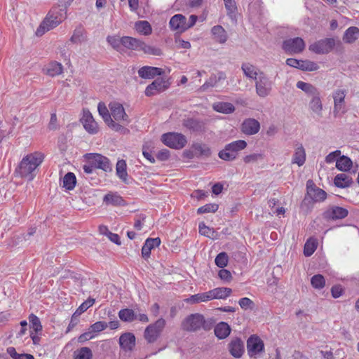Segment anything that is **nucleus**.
Returning a JSON list of instances; mask_svg holds the SVG:
<instances>
[{
	"mask_svg": "<svg viewBox=\"0 0 359 359\" xmlns=\"http://www.w3.org/2000/svg\"><path fill=\"white\" fill-rule=\"evenodd\" d=\"M297 87L313 96L318 93L316 88L309 83L299 81L297 83Z\"/></svg>",
	"mask_w": 359,
	"mask_h": 359,
	"instance_id": "nucleus-42",
	"label": "nucleus"
},
{
	"mask_svg": "<svg viewBox=\"0 0 359 359\" xmlns=\"http://www.w3.org/2000/svg\"><path fill=\"white\" fill-rule=\"evenodd\" d=\"M359 37V28L357 27H351L346 29L344 33L343 40L348 43L355 42Z\"/></svg>",
	"mask_w": 359,
	"mask_h": 359,
	"instance_id": "nucleus-30",
	"label": "nucleus"
},
{
	"mask_svg": "<svg viewBox=\"0 0 359 359\" xmlns=\"http://www.w3.org/2000/svg\"><path fill=\"white\" fill-rule=\"evenodd\" d=\"M334 44L333 39H325L311 44L309 50L317 54H326L333 49Z\"/></svg>",
	"mask_w": 359,
	"mask_h": 359,
	"instance_id": "nucleus-7",
	"label": "nucleus"
},
{
	"mask_svg": "<svg viewBox=\"0 0 359 359\" xmlns=\"http://www.w3.org/2000/svg\"><path fill=\"white\" fill-rule=\"evenodd\" d=\"M135 30L142 35L148 36L152 32L150 23L146 20L137 21L135 24Z\"/></svg>",
	"mask_w": 359,
	"mask_h": 359,
	"instance_id": "nucleus-31",
	"label": "nucleus"
},
{
	"mask_svg": "<svg viewBox=\"0 0 359 359\" xmlns=\"http://www.w3.org/2000/svg\"><path fill=\"white\" fill-rule=\"evenodd\" d=\"M140 50H142L146 54L152 55L159 56L162 55V51L159 48L147 45L144 41L142 42Z\"/></svg>",
	"mask_w": 359,
	"mask_h": 359,
	"instance_id": "nucleus-48",
	"label": "nucleus"
},
{
	"mask_svg": "<svg viewBox=\"0 0 359 359\" xmlns=\"http://www.w3.org/2000/svg\"><path fill=\"white\" fill-rule=\"evenodd\" d=\"M198 230L199 233L202 236H206L208 238H212L213 236V229L206 226L204 222L199 223Z\"/></svg>",
	"mask_w": 359,
	"mask_h": 359,
	"instance_id": "nucleus-54",
	"label": "nucleus"
},
{
	"mask_svg": "<svg viewBox=\"0 0 359 359\" xmlns=\"http://www.w3.org/2000/svg\"><path fill=\"white\" fill-rule=\"evenodd\" d=\"M184 125L189 128L192 129L194 130H197L201 128V125L199 122L194 120V119H188L184 121Z\"/></svg>",
	"mask_w": 359,
	"mask_h": 359,
	"instance_id": "nucleus-61",
	"label": "nucleus"
},
{
	"mask_svg": "<svg viewBox=\"0 0 359 359\" xmlns=\"http://www.w3.org/2000/svg\"><path fill=\"white\" fill-rule=\"evenodd\" d=\"M93 337L94 336L93 335V332H92V331L89 328L88 332L81 334L79 337L78 341L79 343H83V342H85V341H86L88 340H90V339H93Z\"/></svg>",
	"mask_w": 359,
	"mask_h": 359,
	"instance_id": "nucleus-64",
	"label": "nucleus"
},
{
	"mask_svg": "<svg viewBox=\"0 0 359 359\" xmlns=\"http://www.w3.org/2000/svg\"><path fill=\"white\" fill-rule=\"evenodd\" d=\"M57 147L60 151V154L65 155V152L68 148L67 138L65 135H62L59 136L57 140Z\"/></svg>",
	"mask_w": 359,
	"mask_h": 359,
	"instance_id": "nucleus-58",
	"label": "nucleus"
},
{
	"mask_svg": "<svg viewBox=\"0 0 359 359\" xmlns=\"http://www.w3.org/2000/svg\"><path fill=\"white\" fill-rule=\"evenodd\" d=\"M161 244V239L159 238H147L144 245L142 248V255L144 258L147 259L149 257L151 251L156 247L159 246Z\"/></svg>",
	"mask_w": 359,
	"mask_h": 359,
	"instance_id": "nucleus-23",
	"label": "nucleus"
},
{
	"mask_svg": "<svg viewBox=\"0 0 359 359\" xmlns=\"http://www.w3.org/2000/svg\"><path fill=\"white\" fill-rule=\"evenodd\" d=\"M214 289L216 299H225L229 297L232 292V290L229 287H220Z\"/></svg>",
	"mask_w": 359,
	"mask_h": 359,
	"instance_id": "nucleus-46",
	"label": "nucleus"
},
{
	"mask_svg": "<svg viewBox=\"0 0 359 359\" xmlns=\"http://www.w3.org/2000/svg\"><path fill=\"white\" fill-rule=\"evenodd\" d=\"M42 163V158H22L15 169V173L21 177H27L29 180L34 178V172Z\"/></svg>",
	"mask_w": 359,
	"mask_h": 359,
	"instance_id": "nucleus-1",
	"label": "nucleus"
},
{
	"mask_svg": "<svg viewBox=\"0 0 359 359\" xmlns=\"http://www.w3.org/2000/svg\"><path fill=\"white\" fill-rule=\"evenodd\" d=\"M317 248V242L314 238L307 240L304 248V255L306 257H310L313 254Z\"/></svg>",
	"mask_w": 359,
	"mask_h": 359,
	"instance_id": "nucleus-39",
	"label": "nucleus"
},
{
	"mask_svg": "<svg viewBox=\"0 0 359 359\" xmlns=\"http://www.w3.org/2000/svg\"><path fill=\"white\" fill-rule=\"evenodd\" d=\"M353 182V179L345 173L337 174L334 178V184L338 188L350 187Z\"/></svg>",
	"mask_w": 359,
	"mask_h": 359,
	"instance_id": "nucleus-24",
	"label": "nucleus"
},
{
	"mask_svg": "<svg viewBox=\"0 0 359 359\" xmlns=\"http://www.w3.org/2000/svg\"><path fill=\"white\" fill-rule=\"evenodd\" d=\"M93 353L88 347H83L74 351V359H91Z\"/></svg>",
	"mask_w": 359,
	"mask_h": 359,
	"instance_id": "nucleus-41",
	"label": "nucleus"
},
{
	"mask_svg": "<svg viewBox=\"0 0 359 359\" xmlns=\"http://www.w3.org/2000/svg\"><path fill=\"white\" fill-rule=\"evenodd\" d=\"M108 327V324L104 321H98L90 326V330L93 333L100 332L105 330Z\"/></svg>",
	"mask_w": 359,
	"mask_h": 359,
	"instance_id": "nucleus-59",
	"label": "nucleus"
},
{
	"mask_svg": "<svg viewBox=\"0 0 359 359\" xmlns=\"http://www.w3.org/2000/svg\"><path fill=\"white\" fill-rule=\"evenodd\" d=\"M119 318L124 322H132L136 318V315L133 310L130 309H123L118 312Z\"/></svg>",
	"mask_w": 359,
	"mask_h": 359,
	"instance_id": "nucleus-38",
	"label": "nucleus"
},
{
	"mask_svg": "<svg viewBox=\"0 0 359 359\" xmlns=\"http://www.w3.org/2000/svg\"><path fill=\"white\" fill-rule=\"evenodd\" d=\"M228 350L233 357L240 358L245 351L244 343L241 338L235 337L229 343Z\"/></svg>",
	"mask_w": 359,
	"mask_h": 359,
	"instance_id": "nucleus-14",
	"label": "nucleus"
},
{
	"mask_svg": "<svg viewBox=\"0 0 359 359\" xmlns=\"http://www.w3.org/2000/svg\"><path fill=\"white\" fill-rule=\"evenodd\" d=\"M94 163L95 168L101 169L105 172H110L112 170L111 163L108 158H96Z\"/></svg>",
	"mask_w": 359,
	"mask_h": 359,
	"instance_id": "nucleus-44",
	"label": "nucleus"
},
{
	"mask_svg": "<svg viewBox=\"0 0 359 359\" xmlns=\"http://www.w3.org/2000/svg\"><path fill=\"white\" fill-rule=\"evenodd\" d=\"M228 255L226 252H220L219 253L215 259V264L219 268H224L227 265L228 263Z\"/></svg>",
	"mask_w": 359,
	"mask_h": 359,
	"instance_id": "nucleus-52",
	"label": "nucleus"
},
{
	"mask_svg": "<svg viewBox=\"0 0 359 359\" xmlns=\"http://www.w3.org/2000/svg\"><path fill=\"white\" fill-rule=\"evenodd\" d=\"M167 88L165 81L163 79H156L145 89L147 96H152L160 92L165 90Z\"/></svg>",
	"mask_w": 359,
	"mask_h": 359,
	"instance_id": "nucleus-18",
	"label": "nucleus"
},
{
	"mask_svg": "<svg viewBox=\"0 0 359 359\" xmlns=\"http://www.w3.org/2000/svg\"><path fill=\"white\" fill-rule=\"evenodd\" d=\"M62 22V18L57 13H49L39 27L36 30V35L41 36L45 32L49 31L51 29L57 27Z\"/></svg>",
	"mask_w": 359,
	"mask_h": 359,
	"instance_id": "nucleus-4",
	"label": "nucleus"
},
{
	"mask_svg": "<svg viewBox=\"0 0 359 359\" xmlns=\"http://www.w3.org/2000/svg\"><path fill=\"white\" fill-rule=\"evenodd\" d=\"M336 160V168L342 172H349L353 168L351 158H326V162L330 163Z\"/></svg>",
	"mask_w": 359,
	"mask_h": 359,
	"instance_id": "nucleus-22",
	"label": "nucleus"
},
{
	"mask_svg": "<svg viewBox=\"0 0 359 359\" xmlns=\"http://www.w3.org/2000/svg\"><path fill=\"white\" fill-rule=\"evenodd\" d=\"M165 325L163 318L157 320L154 323L150 324L144 330V337L149 343H154L160 336Z\"/></svg>",
	"mask_w": 359,
	"mask_h": 359,
	"instance_id": "nucleus-3",
	"label": "nucleus"
},
{
	"mask_svg": "<svg viewBox=\"0 0 359 359\" xmlns=\"http://www.w3.org/2000/svg\"><path fill=\"white\" fill-rule=\"evenodd\" d=\"M7 353L13 359H34V356L31 354H26V353L19 354V353H18L14 347H8L7 348Z\"/></svg>",
	"mask_w": 359,
	"mask_h": 359,
	"instance_id": "nucleus-50",
	"label": "nucleus"
},
{
	"mask_svg": "<svg viewBox=\"0 0 359 359\" xmlns=\"http://www.w3.org/2000/svg\"><path fill=\"white\" fill-rule=\"evenodd\" d=\"M319 68L318 65L310 60H302L300 63V69L302 71L313 72L316 71Z\"/></svg>",
	"mask_w": 359,
	"mask_h": 359,
	"instance_id": "nucleus-51",
	"label": "nucleus"
},
{
	"mask_svg": "<svg viewBox=\"0 0 359 359\" xmlns=\"http://www.w3.org/2000/svg\"><path fill=\"white\" fill-rule=\"evenodd\" d=\"M260 124L259 121L254 118L245 119L241 126L243 133L247 135H255L259 132Z\"/></svg>",
	"mask_w": 359,
	"mask_h": 359,
	"instance_id": "nucleus-19",
	"label": "nucleus"
},
{
	"mask_svg": "<svg viewBox=\"0 0 359 359\" xmlns=\"http://www.w3.org/2000/svg\"><path fill=\"white\" fill-rule=\"evenodd\" d=\"M264 351V343L259 336L252 334L248 337L247 339V351L250 358L257 359Z\"/></svg>",
	"mask_w": 359,
	"mask_h": 359,
	"instance_id": "nucleus-2",
	"label": "nucleus"
},
{
	"mask_svg": "<svg viewBox=\"0 0 359 359\" xmlns=\"http://www.w3.org/2000/svg\"><path fill=\"white\" fill-rule=\"evenodd\" d=\"M307 193L315 202L324 201L327 198V193L317 187L311 180L306 183Z\"/></svg>",
	"mask_w": 359,
	"mask_h": 359,
	"instance_id": "nucleus-13",
	"label": "nucleus"
},
{
	"mask_svg": "<svg viewBox=\"0 0 359 359\" xmlns=\"http://www.w3.org/2000/svg\"><path fill=\"white\" fill-rule=\"evenodd\" d=\"M46 74L50 76L60 75L63 72V67L61 63L56 61L50 62L45 69Z\"/></svg>",
	"mask_w": 359,
	"mask_h": 359,
	"instance_id": "nucleus-29",
	"label": "nucleus"
},
{
	"mask_svg": "<svg viewBox=\"0 0 359 359\" xmlns=\"http://www.w3.org/2000/svg\"><path fill=\"white\" fill-rule=\"evenodd\" d=\"M95 303V299L93 298H88L86 301L83 302L80 306L76 309L75 311L76 315H81L83 312H85L88 308L92 306L93 304Z\"/></svg>",
	"mask_w": 359,
	"mask_h": 359,
	"instance_id": "nucleus-53",
	"label": "nucleus"
},
{
	"mask_svg": "<svg viewBox=\"0 0 359 359\" xmlns=\"http://www.w3.org/2000/svg\"><path fill=\"white\" fill-rule=\"evenodd\" d=\"M161 141L168 147L178 149L180 146V133H167L161 136Z\"/></svg>",
	"mask_w": 359,
	"mask_h": 359,
	"instance_id": "nucleus-20",
	"label": "nucleus"
},
{
	"mask_svg": "<svg viewBox=\"0 0 359 359\" xmlns=\"http://www.w3.org/2000/svg\"><path fill=\"white\" fill-rule=\"evenodd\" d=\"M255 87L257 95L263 97L269 94L271 88L270 82L262 73L259 74Z\"/></svg>",
	"mask_w": 359,
	"mask_h": 359,
	"instance_id": "nucleus-15",
	"label": "nucleus"
},
{
	"mask_svg": "<svg viewBox=\"0 0 359 359\" xmlns=\"http://www.w3.org/2000/svg\"><path fill=\"white\" fill-rule=\"evenodd\" d=\"M215 111L223 114H231L235 111L234 106L229 102H219L213 104Z\"/></svg>",
	"mask_w": 359,
	"mask_h": 359,
	"instance_id": "nucleus-33",
	"label": "nucleus"
},
{
	"mask_svg": "<svg viewBox=\"0 0 359 359\" xmlns=\"http://www.w3.org/2000/svg\"><path fill=\"white\" fill-rule=\"evenodd\" d=\"M192 153L194 156H208L211 154L210 148L205 144L195 143L192 146Z\"/></svg>",
	"mask_w": 359,
	"mask_h": 359,
	"instance_id": "nucleus-34",
	"label": "nucleus"
},
{
	"mask_svg": "<svg viewBox=\"0 0 359 359\" xmlns=\"http://www.w3.org/2000/svg\"><path fill=\"white\" fill-rule=\"evenodd\" d=\"M198 18L195 15H191L189 17V22L187 24V26H183V21L187 20L186 18L181 15V32L187 30V29L190 28L191 27L194 26Z\"/></svg>",
	"mask_w": 359,
	"mask_h": 359,
	"instance_id": "nucleus-57",
	"label": "nucleus"
},
{
	"mask_svg": "<svg viewBox=\"0 0 359 359\" xmlns=\"http://www.w3.org/2000/svg\"><path fill=\"white\" fill-rule=\"evenodd\" d=\"M212 34L214 36V39L220 43H224L227 40L226 31L220 25L214 26L212 28Z\"/></svg>",
	"mask_w": 359,
	"mask_h": 359,
	"instance_id": "nucleus-32",
	"label": "nucleus"
},
{
	"mask_svg": "<svg viewBox=\"0 0 359 359\" xmlns=\"http://www.w3.org/2000/svg\"><path fill=\"white\" fill-rule=\"evenodd\" d=\"M345 97L346 91L344 90H337L333 93V113L335 117L340 116L345 112Z\"/></svg>",
	"mask_w": 359,
	"mask_h": 359,
	"instance_id": "nucleus-11",
	"label": "nucleus"
},
{
	"mask_svg": "<svg viewBox=\"0 0 359 359\" xmlns=\"http://www.w3.org/2000/svg\"><path fill=\"white\" fill-rule=\"evenodd\" d=\"M230 326L225 322L219 323L215 327V336L219 339L226 338L231 333Z\"/></svg>",
	"mask_w": 359,
	"mask_h": 359,
	"instance_id": "nucleus-28",
	"label": "nucleus"
},
{
	"mask_svg": "<svg viewBox=\"0 0 359 359\" xmlns=\"http://www.w3.org/2000/svg\"><path fill=\"white\" fill-rule=\"evenodd\" d=\"M162 69L161 68L144 66L138 70V75L142 79H153L156 76L161 75L162 74Z\"/></svg>",
	"mask_w": 359,
	"mask_h": 359,
	"instance_id": "nucleus-21",
	"label": "nucleus"
},
{
	"mask_svg": "<svg viewBox=\"0 0 359 359\" xmlns=\"http://www.w3.org/2000/svg\"><path fill=\"white\" fill-rule=\"evenodd\" d=\"M238 304L240 306L245 310L248 309V308H252L254 306V302L248 297H243L240 299Z\"/></svg>",
	"mask_w": 359,
	"mask_h": 359,
	"instance_id": "nucleus-60",
	"label": "nucleus"
},
{
	"mask_svg": "<svg viewBox=\"0 0 359 359\" xmlns=\"http://www.w3.org/2000/svg\"><path fill=\"white\" fill-rule=\"evenodd\" d=\"M119 345L125 351H131L135 345V337L131 332H126L119 337Z\"/></svg>",
	"mask_w": 359,
	"mask_h": 359,
	"instance_id": "nucleus-17",
	"label": "nucleus"
},
{
	"mask_svg": "<svg viewBox=\"0 0 359 359\" xmlns=\"http://www.w3.org/2000/svg\"><path fill=\"white\" fill-rule=\"evenodd\" d=\"M88 40L87 33L85 29L81 26H77L74 30L73 34L70 38V41L73 43H82Z\"/></svg>",
	"mask_w": 359,
	"mask_h": 359,
	"instance_id": "nucleus-25",
	"label": "nucleus"
},
{
	"mask_svg": "<svg viewBox=\"0 0 359 359\" xmlns=\"http://www.w3.org/2000/svg\"><path fill=\"white\" fill-rule=\"evenodd\" d=\"M123 36L120 37L117 35L109 36L107 38V42L111 46V47L116 50L117 51H121L122 50V41Z\"/></svg>",
	"mask_w": 359,
	"mask_h": 359,
	"instance_id": "nucleus-40",
	"label": "nucleus"
},
{
	"mask_svg": "<svg viewBox=\"0 0 359 359\" xmlns=\"http://www.w3.org/2000/svg\"><path fill=\"white\" fill-rule=\"evenodd\" d=\"M205 323L203 315L199 313L191 314L184 322V328L189 331H196L201 329Z\"/></svg>",
	"mask_w": 359,
	"mask_h": 359,
	"instance_id": "nucleus-10",
	"label": "nucleus"
},
{
	"mask_svg": "<svg viewBox=\"0 0 359 359\" xmlns=\"http://www.w3.org/2000/svg\"><path fill=\"white\" fill-rule=\"evenodd\" d=\"M304 48V41L300 37L285 40L283 43V50L290 54L300 53Z\"/></svg>",
	"mask_w": 359,
	"mask_h": 359,
	"instance_id": "nucleus-8",
	"label": "nucleus"
},
{
	"mask_svg": "<svg viewBox=\"0 0 359 359\" xmlns=\"http://www.w3.org/2000/svg\"><path fill=\"white\" fill-rule=\"evenodd\" d=\"M111 111V116L114 118V121L120 122L124 125L130 123L128 115L126 113L123 105L117 102H110L109 104Z\"/></svg>",
	"mask_w": 359,
	"mask_h": 359,
	"instance_id": "nucleus-5",
	"label": "nucleus"
},
{
	"mask_svg": "<svg viewBox=\"0 0 359 359\" xmlns=\"http://www.w3.org/2000/svg\"><path fill=\"white\" fill-rule=\"evenodd\" d=\"M242 69L245 74V75L251 79H257V76H259L255 67L250 64H243L242 66Z\"/></svg>",
	"mask_w": 359,
	"mask_h": 359,
	"instance_id": "nucleus-45",
	"label": "nucleus"
},
{
	"mask_svg": "<svg viewBox=\"0 0 359 359\" xmlns=\"http://www.w3.org/2000/svg\"><path fill=\"white\" fill-rule=\"evenodd\" d=\"M76 184V175L72 172H67L62 179V187L67 190H73Z\"/></svg>",
	"mask_w": 359,
	"mask_h": 359,
	"instance_id": "nucleus-35",
	"label": "nucleus"
},
{
	"mask_svg": "<svg viewBox=\"0 0 359 359\" xmlns=\"http://www.w3.org/2000/svg\"><path fill=\"white\" fill-rule=\"evenodd\" d=\"M104 202L107 204L113 205H123L124 200L123 198L116 194H108L104 197Z\"/></svg>",
	"mask_w": 359,
	"mask_h": 359,
	"instance_id": "nucleus-36",
	"label": "nucleus"
},
{
	"mask_svg": "<svg viewBox=\"0 0 359 359\" xmlns=\"http://www.w3.org/2000/svg\"><path fill=\"white\" fill-rule=\"evenodd\" d=\"M81 121L87 132H88L90 134L97 133L99 130L97 123L94 120L90 111H84Z\"/></svg>",
	"mask_w": 359,
	"mask_h": 359,
	"instance_id": "nucleus-16",
	"label": "nucleus"
},
{
	"mask_svg": "<svg viewBox=\"0 0 359 359\" xmlns=\"http://www.w3.org/2000/svg\"><path fill=\"white\" fill-rule=\"evenodd\" d=\"M122 41L123 47L133 50H140L143 42L140 39L131 36H123Z\"/></svg>",
	"mask_w": 359,
	"mask_h": 359,
	"instance_id": "nucleus-27",
	"label": "nucleus"
},
{
	"mask_svg": "<svg viewBox=\"0 0 359 359\" xmlns=\"http://www.w3.org/2000/svg\"><path fill=\"white\" fill-rule=\"evenodd\" d=\"M309 109L315 116L318 117L322 116L323 104L319 96V93H317L313 96L309 102Z\"/></svg>",
	"mask_w": 359,
	"mask_h": 359,
	"instance_id": "nucleus-26",
	"label": "nucleus"
},
{
	"mask_svg": "<svg viewBox=\"0 0 359 359\" xmlns=\"http://www.w3.org/2000/svg\"><path fill=\"white\" fill-rule=\"evenodd\" d=\"M218 276L222 280L226 282L230 281L232 278L231 272L226 269H224V268H222V269L219 270Z\"/></svg>",
	"mask_w": 359,
	"mask_h": 359,
	"instance_id": "nucleus-62",
	"label": "nucleus"
},
{
	"mask_svg": "<svg viewBox=\"0 0 359 359\" xmlns=\"http://www.w3.org/2000/svg\"><path fill=\"white\" fill-rule=\"evenodd\" d=\"M184 302L189 304H196L199 302H205L204 293H198L194 295H191L190 297L187 298L184 300Z\"/></svg>",
	"mask_w": 359,
	"mask_h": 359,
	"instance_id": "nucleus-56",
	"label": "nucleus"
},
{
	"mask_svg": "<svg viewBox=\"0 0 359 359\" xmlns=\"http://www.w3.org/2000/svg\"><path fill=\"white\" fill-rule=\"evenodd\" d=\"M311 284L315 289H323L325 285V280L323 275L316 274L311 278Z\"/></svg>",
	"mask_w": 359,
	"mask_h": 359,
	"instance_id": "nucleus-43",
	"label": "nucleus"
},
{
	"mask_svg": "<svg viewBox=\"0 0 359 359\" xmlns=\"http://www.w3.org/2000/svg\"><path fill=\"white\" fill-rule=\"evenodd\" d=\"M247 144L244 140L234 141L226 145L225 149L219 152V157H231L234 152L245 148Z\"/></svg>",
	"mask_w": 359,
	"mask_h": 359,
	"instance_id": "nucleus-12",
	"label": "nucleus"
},
{
	"mask_svg": "<svg viewBox=\"0 0 359 359\" xmlns=\"http://www.w3.org/2000/svg\"><path fill=\"white\" fill-rule=\"evenodd\" d=\"M219 208V205L217 203H208L205 204L198 208L197 213L198 215L205 214V213H215L217 211Z\"/></svg>",
	"mask_w": 359,
	"mask_h": 359,
	"instance_id": "nucleus-47",
	"label": "nucleus"
},
{
	"mask_svg": "<svg viewBox=\"0 0 359 359\" xmlns=\"http://www.w3.org/2000/svg\"><path fill=\"white\" fill-rule=\"evenodd\" d=\"M97 110L99 114L102 116L106 124L112 130L115 131H121L124 129L123 127L118 123L114 121L111 116V113L104 102H99L97 105Z\"/></svg>",
	"mask_w": 359,
	"mask_h": 359,
	"instance_id": "nucleus-6",
	"label": "nucleus"
},
{
	"mask_svg": "<svg viewBox=\"0 0 359 359\" xmlns=\"http://www.w3.org/2000/svg\"><path fill=\"white\" fill-rule=\"evenodd\" d=\"M344 292L342 287L340 285H335L331 288V294L333 298L337 299Z\"/></svg>",
	"mask_w": 359,
	"mask_h": 359,
	"instance_id": "nucleus-63",
	"label": "nucleus"
},
{
	"mask_svg": "<svg viewBox=\"0 0 359 359\" xmlns=\"http://www.w3.org/2000/svg\"><path fill=\"white\" fill-rule=\"evenodd\" d=\"M348 215V210L346 208L332 205L323 212V216L327 220H337L346 218Z\"/></svg>",
	"mask_w": 359,
	"mask_h": 359,
	"instance_id": "nucleus-9",
	"label": "nucleus"
},
{
	"mask_svg": "<svg viewBox=\"0 0 359 359\" xmlns=\"http://www.w3.org/2000/svg\"><path fill=\"white\" fill-rule=\"evenodd\" d=\"M169 27L171 30L177 31L175 36V41H177L178 38L180 37L178 31V29H180V14H175L171 18L169 22Z\"/></svg>",
	"mask_w": 359,
	"mask_h": 359,
	"instance_id": "nucleus-49",
	"label": "nucleus"
},
{
	"mask_svg": "<svg viewBox=\"0 0 359 359\" xmlns=\"http://www.w3.org/2000/svg\"><path fill=\"white\" fill-rule=\"evenodd\" d=\"M29 319L31 323L32 328L36 332H38L42 330V325L41 324L40 320L36 316L31 314L29 317Z\"/></svg>",
	"mask_w": 359,
	"mask_h": 359,
	"instance_id": "nucleus-55",
	"label": "nucleus"
},
{
	"mask_svg": "<svg viewBox=\"0 0 359 359\" xmlns=\"http://www.w3.org/2000/svg\"><path fill=\"white\" fill-rule=\"evenodd\" d=\"M116 174L125 182L127 183L128 173L126 171V163L123 159L118 161L116 163Z\"/></svg>",
	"mask_w": 359,
	"mask_h": 359,
	"instance_id": "nucleus-37",
	"label": "nucleus"
}]
</instances>
